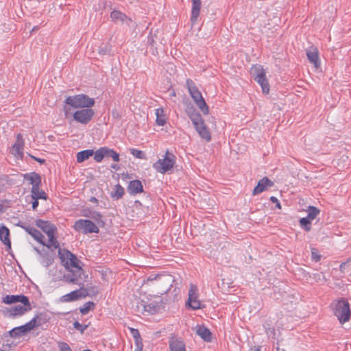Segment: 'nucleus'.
I'll return each mask as SVG.
<instances>
[{
	"label": "nucleus",
	"mask_w": 351,
	"mask_h": 351,
	"mask_svg": "<svg viewBox=\"0 0 351 351\" xmlns=\"http://www.w3.org/2000/svg\"><path fill=\"white\" fill-rule=\"evenodd\" d=\"M36 226L48 237V241L46 243V246L48 248H58L59 247V243L55 237V234L57 232L56 227L53 223L43 220H38L36 221Z\"/></svg>",
	"instance_id": "obj_7"
},
{
	"label": "nucleus",
	"mask_w": 351,
	"mask_h": 351,
	"mask_svg": "<svg viewBox=\"0 0 351 351\" xmlns=\"http://www.w3.org/2000/svg\"><path fill=\"white\" fill-rule=\"evenodd\" d=\"M32 199H46L45 193L39 189L38 186L32 188Z\"/></svg>",
	"instance_id": "obj_31"
},
{
	"label": "nucleus",
	"mask_w": 351,
	"mask_h": 351,
	"mask_svg": "<svg viewBox=\"0 0 351 351\" xmlns=\"http://www.w3.org/2000/svg\"><path fill=\"white\" fill-rule=\"evenodd\" d=\"M24 178L32 185V187L38 186L41 182L40 176L36 173L25 174Z\"/></svg>",
	"instance_id": "obj_26"
},
{
	"label": "nucleus",
	"mask_w": 351,
	"mask_h": 351,
	"mask_svg": "<svg viewBox=\"0 0 351 351\" xmlns=\"http://www.w3.org/2000/svg\"><path fill=\"white\" fill-rule=\"evenodd\" d=\"M270 200H271L273 203L276 204V206L278 208H279V209H280V208H281L280 203L279 202L278 199L276 197L271 196V197H270Z\"/></svg>",
	"instance_id": "obj_44"
},
{
	"label": "nucleus",
	"mask_w": 351,
	"mask_h": 351,
	"mask_svg": "<svg viewBox=\"0 0 351 351\" xmlns=\"http://www.w3.org/2000/svg\"><path fill=\"white\" fill-rule=\"evenodd\" d=\"M143 185L141 181L135 180L130 182L128 186V191L132 195L143 192Z\"/></svg>",
	"instance_id": "obj_22"
},
{
	"label": "nucleus",
	"mask_w": 351,
	"mask_h": 351,
	"mask_svg": "<svg viewBox=\"0 0 351 351\" xmlns=\"http://www.w3.org/2000/svg\"><path fill=\"white\" fill-rule=\"evenodd\" d=\"M306 212L308 215L306 217L312 221L319 214L320 210L315 206H309Z\"/></svg>",
	"instance_id": "obj_30"
},
{
	"label": "nucleus",
	"mask_w": 351,
	"mask_h": 351,
	"mask_svg": "<svg viewBox=\"0 0 351 351\" xmlns=\"http://www.w3.org/2000/svg\"><path fill=\"white\" fill-rule=\"evenodd\" d=\"M195 330L202 339L205 341L210 342L212 339V334L208 328L204 326H197Z\"/></svg>",
	"instance_id": "obj_19"
},
{
	"label": "nucleus",
	"mask_w": 351,
	"mask_h": 351,
	"mask_svg": "<svg viewBox=\"0 0 351 351\" xmlns=\"http://www.w3.org/2000/svg\"><path fill=\"white\" fill-rule=\"evenodd\" d=\"M143 307V311L149 314H154L156 313L160 308V304L158 302H151L148 304H141Z\"/></svg>",
	"instance_id": "obj_28"
},
{
	"label": "nucleus",
	"mask_w": 351,
	"mask_h": 351,
	"mask_svg": "<svg viewBox=\"0 0 351 351\" xmlns=\"http://www.w3.org/2000/svg\"><path fill=\"white\" fill-rule=\"evenodd\" d=\"M131 331L134 338L135 343H137V342H142V339L138 330L132 328Z\"/></svg>",
	"instance_id": "obj_39"
},
{
	"label": "nucleus",
	"mask_w": 351,
	"mask_h": 351,
	"mask_svg": "<svg viewBox=\"0 0 351 351\" xmlns=\"http://www.w3.org/2000/svg\"><path fill=\"white\" fill-rule=\"evenodd\" d=\"M25 230L28 232L36 241L40 243V244L46 246V243L44 241V236L41 234V232L31 226H25L23 227Z\"/></svg>",
	"instance_id": "obj_18"
},
{
	"label": "nucleus",
	"mask_w": 351,
	"mask_h": 351,
	"mask_svg": "<svg viewBox=\"0 0 351 351\" xmlns=\"http://www.w3.org/2000/svg\"><path fill=\"white\" fill-rule=\"evenodd\" d=\"M83 215L84 217H93V218H96L97 217H100V215L99 213H84Z\"/></svg>",
	"instance_id": "obj_43"
},
{
	"label": "nucleus",
	"mask_w": 351,
	"mask_h": 351,
	"mask_svg": "<svg viewBox=\"0 0 351 351\" xmlns=\"http://www.w3.org/2000/svg\"><path fill=\"white\" fill-rule=\"evenodd\" d=\"M186 86L191 98L198 108L204 114H208L209 108L203 98L202 93L191 80L188 79L186 80Z\"/></svg>",
	"instance_id": "obj_5"
},
{
	"label": "nucleus",
	"mask_w": 351,
	"mask_h": 351,
	"mask_svg": "<svg viewBox=\"0 0 351 351\" xmlns=\"http://www.w3.org/2000/svg\"><path fill=\"white\" fill-rule=\"evenodd\" d=\"M311 258L316 262H318L321 259V255L319 254L317 250L315 248H311Z\"/></svg>",
	"instance_id": "obj_38"
},
{
	"label": "nucleus",
	"mask_w": 351,
	"mask_h": 351,
	"mask_svg": "<svg viewBox=\"0 0 351 351\" xmlns=\"http://www.w3.org/2000/svg\"><path fill=\"white\" fill-rule=\"evenodd\" d=\"M155 114L157 125L163 126L167 122V115L165 113L164 109L162 108L156 109Z\"/></svg>",
	"instance_id": "obj_27"
},
{
	"label": "nucleus",
	"mask_w": 351,
	"mask_h": 351,
	"mask_svg": "<svg viewBox=\"0 0 351 351\" xmlns=\"http://www.w3.org/2000/svg\"><path fill=\"white\" fill-rule=\"evenodd\" d=\"M58 348L60 351H72L69 346L64 342L58 343Z\"/></svg>",
	"instance_id": "obj_41"
},
{
	"label": "nucleus",
	"mask_w": 351,
	"mask_h": 351,
	"mask_svg": "<svg viewBox=\"0 0 351 351\" xmlns=\"http://www.w3.org/2000/svg\"><path fill=\"white\" fill-rule=\"evenodd\" d=\"M170 95L172 96V97H175L176 96V93L174 90H173L171 93H170Z\"/></svg>",
	"instance_id": "obj_50"
},
{
	"label": "nucleus",
	"mask_w": 351,
	"mask_h": 351,
	"mask_svg": "<svg viewBox=\"0 0 351 351\" xmlns=\"http://www.w3.org/2000/svg\"><path fill=\"white\" fill-rule=\"evenodd\" d=\"M314 278L317 282H324L325 280L324 276L322 273L314 274Z\"/></svg>",
	"instance_id": "obj_42"
},
{
	"label": "nucleus",
	"mask_w": 351,
	"mask_h": 351,
	"mask_svg": "<svg viewBox=\"0 0 351 351\" xmlns=\"http://www.w3.org/2000/svg\"><path fill=\"white\" fill-rule=\"evenodd\" d=\"M346 265V263H342L340 265V270H341V271H343V269H345Z\"/></svg>",
	"instance_id": "obj_48"
},
{
	"label": "nucleus",
	"mask_w": 351,
	"mask_h": 351,
	"mask_svg": "<svg viewBox=\"0 0 351 351\" xmlns=\"http://www.w3.org/2000/svg\"><path fill=\"white\" fill-rule=\"evenodd\" d=\"M188 114L199 135L205 141H210L211 140L210 133L200 114L193 111L191 113L188 112Z\"/></svg>",
	"instance_id": "obj_8"
},
{
	"label": "nucleus",
	"mask_w": 351,
	"mask_h": 351,
	"mask_svg": "<svg viewBox=\"0 0 351 351\" xmlns=\"http://www.w3.org/2000/svg\"><path fill=\"white\" fill-rule=\"evenodd\" d=\"M83 351H91V350H90L87 349V350H83Z\"/></svg>",
	"instance_id": "obj_51"
},
{
	"label": "nucleus",
	"mask_w": 351,
	"mask_h": 351,
	"mask_svg": "<svg viewBox=\"0 0 351 351\" xmlns=\"http://www.w3.org/2000/svg\"><path fill=\"white\" fill-rule=\"evenodd\" d=\"M334 314L338 318L340 323L347 322L351 315L350 304L347 300L341 298L332 303Z\"/></svg>",
	"instance_id": "obj_6"
},
{
	"label": "nucleus",
	"mask_w": 351,
	"mask_h": 351,
	"mask_svg": "<svg viewBox=\"0 0 351 351\" xmlns=\"http://www.w3.org/2000/svg\"><path fill=\"white\" fill-rule=\"evenodd\" d=\"M73 327L81 332V333H83L84 331L87 328V325H82L78 322H75L73 323Z\"/></svg>",
	"instance_id": "obj_40"
},
{
	"label": "nucleus",
	"mask_w": 351,
	"mask_h": 351,
	"mask_svg": "<svg viewBox=\"0 0 351 351\" xmlns=\"http://www.w3.org/2000/svg\"><path fill=\"white\" fill-rule=\"evenodd\" d=\"M59 255L62 265L72 273V277H67V280L70 282L82 285L88 276L84 274L81 262L74 254L66 250H60Z\"/></svg>",
	"instance_id": "obj_2"
},
{
	"label": "nucleus",
	"mask_w": 351,
	"mask_h": 351,
	"mask_svg": "<svg viewBox=\"0 0 351 351\" xmlns=\"http://www.w3.org/2000/svg\"><path fill=\"white\" fill-rule=\"evenodd\" d=\"M73 227L76 231L81 232L84 234L97 233L99 232L98 227L93 222L87 219H79L76 221Z\"/></svg>",
	"instance_id": "obj_11"
},
{
	"label": "nucleus",
	"mask_w": 351,
	"mask_h": 351,
	"mask_svg": "<svg viewBox=\"0 0 351 351\" xmlns=\"http://www.w3.org/2000/svg\"><path fill=\"white\" fill-rule=\"evenodd\" d=\"M94 306V303L92 302H88L84 304V306L80 308V313L83 315H86L88 313L90 308Z\"/></svg>",
	"instance_id": "obj_35"
},
{
	"label": "nucleus",
	"mask_w": 351,
	"mask_h": 351,
	"mask_svg": "<svg viewBox=\"0 0 351 351\" xmlns=\"http://www.w3.org/2000/svg\"><path fill=\"white\" fill-rule=\"evenodd\" d=\"M94 159L97 162H101L107 156V147H104L94 152Z\"/></svg>",
	"instance_id": "obj_32"
},
{
	"label": "nucleus",
	"mask_w": 351,
	"mask_h": 351,
	"mask_svg": "<svg viewBox=\"0 0 351 351\" xmlns=\"http://www.w3.org/2000/svg\"><path fill=\"white\" fill-rule=\"evenodd\" d=\"M171 351H186L184 343L178 339H171L169 342Z\"/></svg>",
	"instance_id": "obj_25"
},
{
	"label": "nucleus",
	"mask_w": 351,
	"mask_h": 351,
	"mask_svg": "<svg viewBox=\"0 0 351 351\" xmlns=\"http://www.w3.org/2000/svg\"><path fill=\"white\" fill-rule=\"evenodd\" d=\"M143 346V342H137V343H135L134 351H142Z\"/></svg>",
	"instance_id": "obj_45"
},
{
	"label": "nucleus",
	"mask_w": 351,
	"mask_h": 351,
	"mask_svg": "<svg viewBox=\"0 0 351 351\" xmlns=\"http://www.w3.org/2000/svg\"><path fill=\"white\" fill-rule=\"evenodd\" d=\"M110 18L112 21L121 23H128L131 20L128 19L123 13L118 10H113L110 14Z\"/></svg>",
	"instance_id": "obj_21"
},
{
	"label": "nucleus",
	"mask_w": 351,
	"mask_h": 351,
	"mask_svg": "<svg viewBox=\"0 0 351 351\" xmlns=\"http://www.w3.org/2000/svg\"><path fill=\"white\" fill-rule=\"evenodd\" d=\"M34 199V201L32 202V208L34 210H35L38 205V199Z\"/></svg>",
	"instance_id": "obj_46"
},
{
	"label": "nucleus",
	"mask_w": 351,
	"mask_h": 351,
	"mask_svg": "<svg viewBox=\"0 0 351 351\" xmlns=\"http://www.w3.org/2000/svg\"><path fill=\"white\" fill-rule=\"evenodd\" d=\"M124 194V189L120 184H117L114 186V191H112L111 195L112 197L116 199H119L122 197Z\"/></svg>",
	"instance_id": "obj_33"
},
{
	"label": "nucleus",
	"mask_w": 351,
	"mask_h": 351,
	"mask_svg": "<svg viewBox=\"0 0 351 351\" xmlns=\"http://www.w3.org/2000/svg\"><path fill=\"white\" fill-rule=\"evenodd\" d=\"M10 230L5 226H0V239L8 247H11V242L9 238Z\"/></svg>",
	"instance_id": "obj_23"
},
{
	"label": "nucleus",
	"mask_w": 351,
	"mask_h": 351,
	"mask_svg": "<svg viewBox=\"0 0 351 351\" xmlns=\"http://www.w3.org/2000/svg\"><path fill=\"white\" fill-rule=\"evenodd\" d=\"M173 281V276L169 274L150 275L142 285L141 289L149 297L159 298V295L170 289Z\"/></svg>",
	"instance_id": "obj_1"
},
{
	"label": "nucleus",
	"mask_w": 351,
	"mask_h": 351,
	"mask_svg": "<svg viewBox=\"0 0 351 351\" xmlns=\"http://www.w3.org/2000/svg\"><path fill=\"white\" fill-rule=\"evenodd\" d=\"M308 60L313 63L316 69L320 66L318 51L316 48L311 47L306 51Z\"/></svg>",
	"instance_id": "obj_17"
},
{
	"label": "nucleus",
	"mask_w": 351,
	"mask_h": 351,
	"mask_svg": "<svg viewBox=\"0 0 351 351\" xmlns=\"http://www.w3.org/2000/svg\"><path fill=\"white\" fill-rule=\"evenodd\" d=\"M273 185L274 182L268 178L265 177L258 181L256 186L253 190L252 194L254 195H258L266 191L268 188L272 186Z\"/></svg>",
	"instance_id": "obj_16"
},
{
	"label": "nucleus",
	"mask_w": 351,
	"mask_h": 351,
	"mask_svg": "<svg viewBox=\"0 0 351 351\" xmlns=\"http://www.w3.org/2000/svg\"><path fill=\"white\" fill-rule=\"evenodd\" d=\"M24 141L21 134H18L16 143L12 146L10 152L16 158H21L23 156Z\"/></svg>",
	"instance_id": "obj_15"
},
{
	"label": "nucleus",
	"mask_w": 351,
	"mask_h": 351,
	"mask_svg": "<svg viewBox=\"0 0 351 351\" xmlns=\"http://www.w3.org/2000/svg\"><path fill=\"white\" fill-rule=\"evenodd\" d=\"M311 221L306 217H303L300 220V226L306 230L310 231L311 229Z\"/></svg>",
	"instance_id": "obj_34"
},
{
	"label": "nucleus",
	"mask_w": 351,
	"mask_h": 351,
	"mask_svg": "<svg viewBox=\"0 0 351 351\" xmlns=\"http://www.w3.org/2000/svg\"><path fill=\"white\" fill-rule=\"evenodd\" d=\"M250 73L254 80L261 86L263 93L268 94L269 92V84L263 66L260 64L252 66L250 69Z\"/></svg>",
	"instance_id": "obj_9"
},
{
	"label": "nucleus",
	"mask_w": 351,
	"mask_h": 351,
	"mask_svg": "<svg viewBox=\"0 0 351 351\" xmlns=\"http://www.w3.org/2000/svg\"><path fill=\"white\" fill-rule=\"evenodd\" d=\"M108 157H111L114 161L118 162L119 160V154L115 152L113 149H109L107 147V156Z\"/></svg>",
	"instance_id": "obj_36"
},
{
	"label": "nucleus",
	"mask_w": 351,
	"mask_h": 351,
	"mask_svg": "<svg viewBox=\"0 0 351 351\" xmlns=\"http://www.w3.org/2000/svg\"><path fill=\"white\" fill-rule=\"evenodd\" d=\"M38 318V317L36 316L31 321H29L25 325L13 328L10 331V336L12 337H17L25 335L28 332H29L30 330H33L34 328L38 326V324H37Z\"/></svg>",
	"instance_id": "obj_12"
},
{
	"label": "nucleus",
	"mask_w": 351,
	"mask_h": 351,
	"mask_svg": "<svg viewBox=\"0 0 351 351\" xmlns=\"http://www.w3.org/2000/svg\"><path fill=\"white\" fill-rule=\"evenodd\" d=\"M201 0H192V10L191 21L192 23H195L199 15L201 8Z\"/></svg>",
	"instance_id": "obj_20"
},
{
	"label": "nucleus",
	"mask_w": 351,
	"mask_h": 351,
	"mask_svg": "<svg viewBox=\"0 0 351 351\" xmlns=\"http://www.w3.org/2000/svg\"><path fill=\"white\" fill-rule=\"evenodd\" d=\"M130 153L136 158H139V159H143L145 158V154L144 153L141 151V150H138V149H130Z\"/></svg>",
	"instance_id": "obj_37"
},
{
	"label": "nucleus",
	"mask_w": 351,
	"mask_h": 351,
	"mask_svg": "<svg viewBox=\"0 0 351 351\" xmlns=\"http://www.w3.org/2000/svg\"><path fill=\"white\" fill-rule=\"evenodd\" d=\"M198 298L199 293L197 287L191 284L189 291V298L187 304H189V307L193 310L204 308V305L202 304L200 300H198Z\"/></svg>",
	"instance_id": "obj_14"
},
{
	"label": "nucleus",
	"mask_w": 351,
	"mask_h": 351,
	"mask_svg": "<svg viewBox=\"0 0 351 351\" xmlns=\"http://www.w3.org/2000/svg\"><path fill=\"white\" fill-rule=\"evenodd\" d=\"M95 114L94 110L90 108H86L75 111L73 114V119L77 123L86 125L88 123Z\"/></svg>",
	"instance_id": "obj_13"
},
{
	"label": "nucleus",
	"mask_w": 351,
	"mask_h": 351,
	"mask_svg": "<svg viewBox=\"0 0 351 351\" xmlns=\"http://www.w3.org/2000/svg\"><path fill=\"white\" fill-rule=\"evenodd\" d=\"M2 301L3 303L7 304H11L16 302L22 304L16 305L8 310L10 316L11 317L21 316L25 313L30 311L32 308L28 298L23 295H7L3 298Z\"/></svg>",
	"instance_id": "obj_3"
},
{
	"label": "nucleus",
	"mask_w": 351,
	"mask_h": 351,
	"mask_svg": "<svg viewBox=\"0 0 351 351\" xmlns=\"http://www.w3.org/2000/svg\"><path fill=\"white\" fill-rule=\"evenodd\" d=\"M82 296V295L81 293V291L75 290V291H71L69 293L64 295L63 296H62L60 298V300L62 302H71V301L77 300Z\"/></svg>",
	"instance_id": "obj_24"
},
{
	"label": "nucleus",
	"mask_w": 351,
	"mask_h": 351,
	"mask_svg": "<svg viewBox=\"0 0 351 351\" xmlns=\"http://www.w3.org/2000/svg\"><path fill=\"white\" fill-rule=\"evenodd\" d=\"M64 112L66 117L69 114L70 108L67 106H71L73 108H91L95 105V99L89 97L84 94H80L73 96H69L64 100Z\"/></svg>",
	"instance_id": "obj_4"
},
{
	"label": "nucleus",
	"mask_w": 351,
	"mask_h": 351,
	"mask_svg": "<svg viewBox=\"0 0 351 351\" xmlns=\"http://www.w3.org/2000/svg\"><path fill=\"white\" fill-rule=\"evenodd\" d=\"M36 160H37L38 162H40V163H43L45 162V160L44 159H40V158H34Z\"/></svg>",
	"instance_id": "obj_49"
},
{
	"label": "nucleus",
	"mask_w": 351,
	"mask_h": 351,
	"mask_svg": "<svg viewBox=\"0 0 351 351\" xmlns=\"http://www.w3.org/2000/svg\"><path fill=\"white\" fill-rule=\"evenodd\" d=\"M261 347L260 346H254L250 348V351H260Z\"/></svg>",
	"instance_id": "obj_47"
},
{
	"label": "nucleus",
	"mask_w": 351,
	"mask_h": 351,
	"mask_svg": "<svg viewBox=\"0 0 351 351\" xmlns=\"http://www.w3.org/2000/svg\"><path fill=\"white\" fill-rule=\"evenodd\" d=\"M94 154L93 149H86L77 154L76 159L77 162H82L88 159Z\"/></svg>",
	"instance_id": "obj_29"
},
{
	"label": "nucleus",
	"mask_w": 351,
	"mask_h": 351,
	"mask_svg": "<svg viewBox=\"0 0 351 351\" xmlns=\"http://www.w3.org/2000/svg\"><path fill=\"white\" fill-rule=\"evenodd\" d=\"M174 163V156L169 154L168 151H167L165 157L162 159H159L154 164L153 167L158 172L165 173L172 169Z\"/></svg>",
	"instance_id": "obj_10"
}]
</instances>
